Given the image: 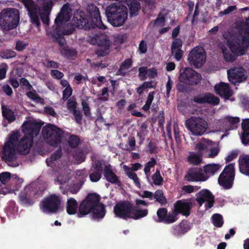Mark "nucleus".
<instances>
[{
	"label": "nucleus",
	"mask_w": 249,
	"mask_h": 249,
	"mask_svg": "<svg viewBox=\"0 0 249 249\" xmlns=\"http://www.w3.org/2000/svg\"><path fill=\"white\" fill-rule=\"evenodd\" d=\"M240 119L238 117H226L223 121H218L216 123V131H224L233 130L237 126Z\"/></svg>",
	"instance_id": "obj_15"
},
{
	"label": "nucleus",
	"mask_w": 249,
	"mask_h": 249,
	"mask_svg": "<svg viewBox=\"0 0 249 249\" xmlns=\"http://www.w3.org/2000/svg\"><path fill=\"white\" fill-rule=\"evenodd\" d=\"M236 9L235 6H229L227 9H225L223 11H221L219 12V15L223 16L224 15H227L232 11H234Z\"/></svg>",
	"instance_id": "obj_60"
},
{
	"label": "nucleus",
	"mask_w": 249,
	"mask_h": 249,
	"mask_svg": "<svg viewBox=\"0 0 249 249\" xmlns=\"http://www.w3.org/2000/svg\"><path fill=\"white\" fill-rule=\"evenodd\" d=\"M7 67V66L5 64H2L1 65L0 67V80L5 78Z\"/></svg>",
	"instance_id": "obj_53"
},
{
	"label": "nucleus",
	"mask_w": 249,
	"mask_h": 249,
	"mask_svg": "<svg viewBox=\"0 0 249 249\" xmlns=\"http://www.w3.org/2000/svg\"><path fill=\"white\" fill-rule=\"evenodd\" d=\"M79 142V140L77 136H72L69 138V143L71 147H76L78 145Z\"/></svg>",
	"instance_id": "obj_47"
},
{
	"label": "nucleus",
	"mask_w": 249,
	"mask_h": 249,
	"mask_svg": "<svg viewBox=\"0 0 249 249\" xmlns=\"http://www.w3.org/2000/svg\"><path fill=\"white\" fill-rule=\"evenodd\" d=\"M132 205L129 202H122L116 204L114 207V213L116 217L124 219L130 218Z\"/></svg>",
	"instance_id": "obj_16"
},
{
	"label": "nucleus",
	"mask_w": 249,
	"mask_h": 249,
	"mask_svg": "<svg viewBox=\"0 0 249 249\" xmlns=\"http://www.w3.org/2000/svg\"><path fill=\"white\" fill-rule=\"evenodd\" d=\"M214 90L217 94L225 99H229L232 94V90L230 89L228 84L221 82L214 86Z\"/></svg>",
	"instance_id": "obj_22"
},
{
	"label": "nucleus",
	"mask_w": 249,
	"mask_h": 249,
	"mask_svg": "<svg viewBox=\"0 0 249 249\" xmlns=\"http://www.w3.org/2000/svg\"><path fill=\"white\" fill-rule=\"evenodd\" d=\"M234 178V164L227 166L220 175L218 181L219 185L225 189L230 188Z\"/></svg>",
	"instance_id": "obj_12"
},
{
	"label": "nucleus",
	"mask_w": 249,
	"mask_h": 249,
	"mask_svg": "<svg viewBox=\"0 0 249 249\" xmlns=\"http://www.w3.org/2000/svg\"><path fill=\"white\" fill-rule=\"evenodd\" d=\"M227 74L229 81L234 85L244 81L247 78L246 71L240 67L228 70Z\"/></svg>",
	"instance_id": "obj_18"
},
{
	"label": "nucleus",
	"mask_w": 249,
	"mask_h": 249,
	"mask_svg": "<svg viewBox=\"0 0 249 249\" xmlns=\"http://www.w3.org/2000/svg\"><path fill=\"white\" fill-rule=\"evenodd\" d=\"M173 84V82L171 80L170 78L169 77L168 80L167 82L166 87V94L168 96L169 95L170 91L172 88V86Z\"/></svg>",
	"instance_id": "obj_64"
},
{
	"label": "nucleus",
	"mask_w": 249,
	"mask_h": 249,
	"mask_svg": "<svg viewBox=\"0 0 249 249\" xmlns=\"http://www.w3.org/2000/svg\"><path fill=\"white\" fill-rule=\"evenodd\" d=\"M178 214L177 212L174 209V210H173L171 213H169L168 214H167L164 223L166 224H170L175 222L178 219Z\"/></svg>",
	"instance_id": "obj_35"
},
{
	"label": "nucleus",
	"mask_w": 249,
	"mask_h": 249,
	"mask_svg": "<svg viewBox=\"0 0 249 249\" xmlns=\"http://www.w3.org/2000/svg\"><path fill=\"white\" fill-rule=\"evenodd\" d=\"M76 102L74 101V100H69L68 102V105H67V107H68V109L70 110V111H73L75 109V107H76Z\"/></svg>",
	"instance_id": "obj_61"
},
{
	"label": "nucleus",
	"mask_w": 249,
	"mask_h": 249,
	"mask_svg": "<svg viewBox=\"0 0 249 249\" xmlns=\"http://www.w3.org/2000/svg\"><path fill=\"white\" fill-rule=\"evenodd\" d=\"M192 207V203L188 200H180L178 201L174 205L175 211L178 214L181 213L186 216L190 214V211Z\"/></svg>",
	"instance_id": "obj_20"
},
{
	"label": "nucleus",
	"mask_w": 249,
	"mask_h": 249,
	"mask_svg": "<svg viewBox=\"0 0 249 249\" xmlns=\"http://www.w3.org/2000/svg\"><path fill=\"white\" fill-rule=\"evenodd\" d=\"M72 89L71 87H68L66 88V89L63 91V98L64 99H68L72 93Z\"/></svg>",
	"instance_id": "obj_57"
},
{
	"label": "nucleus",
	"mask_w": 249,
	"mask_h": 249,
	"mask_svg": "<svg viewBox=\"0 0 249 249\" xmlns=\"http://www.w3.org/2000/svg\"><path fill=\"white\" fill-rule=\"evenodd\" d=\"M182 42L180 39H175L172 45V53L177 60H179L183 55L181 50Z\"/></svg>",
	"instance_id": "obj_25"
},
{
	"label": "nucleus",
	"mask_w": 249,
	"mask_h": 249,
	"mask_svg": "<svg viewBox=\"0 0 249 249\" xmlns=\"http://www.w3.org/2000/svg\"><path fill=\"white\" fill-rule=\"evenodd\" d=\"M27 46V44L22 41H17L16 49L18 51L23 50Z\"/></svg>",
	"instance_id": "obj_62"
},
{
	"label": "nucleus",
	"mask_w": 249,
	"mask_h": 249,
	"mask_svg": "<svg viewBox=\"0 0 249 249\" xmlns=\"http://www.w3.org/2000/svg\"><path fill=\"white\" fill-rule=\"evenodd\" d=\"M152 178L154 183L156 185H160L162 181V178L160 176L159 172H156L153 176Z\"/></svg>",
	"instance_id": "obj_50"
},
{
	"label": "nucleus",
	"mask_w": 249,
	"mask_h": 249,
	"mask_svg": "<svg viewBox=\"0 0 249 249\" xmlns=\"http://www.w3.org/2000/svg\"><path fill=\"white\" fill-rule=\"evenodd\" d=\"M104 166L103 160L98 161L93 165L89 171V178L92 182H97L100 180Z\"/></svg>",
	"instance_id": "obj_19"
},
{
	"label": "nucleus",
	"mask_w": 249,
	"mask_h": 249,
	"mask_svg": "<svg viewBox=\"0 0 249 249\" xmlns=\"http://www.w3.org/2000/svg\"><path fill=\"white\" fill-rule=\"evenodd\" d=\"M70 178L71 176L69 172H63L61 173L59 176L57 177L55 182L60 185V188H62L63 186L66 188L67 186V183Z\"/></svg>",
	"instance_id": "obj_30"
},
{
	"label": "nucleus",
	"mask_w": 249,
	"mask_h": 249,
	"mask_svg": "<svg viewBox=\"0 0 249 249\" xmlns=\"http://www.w3.org/2000/svg\"><path fill=\"white\" fill-rule=\"evenodd\" d=\"M194 101L199 104L207 103L215 106L219 104V99L213 94L208 93L197 95L195 97Z\"/></svg>",
	"instance_id": "obj_21"
},
{
	"label": "nucleus",
	"mask_w": 249,
	"mask_h": 249,
	"mask_svg": "<svg viewBox=\"0 0 249 249\" xmlns=\"http://www.w3.org/2000/svg\"><path fill=\"white\" fill-rule=\"evenodd\" d=\"M33 185V184L32 185V186ZM31 187H32V186H31V185L26 187L25 188V191L27 193V194L25 196L23 195H21L20 196V198L23 203H27L28 197H30L35 195V193L33 192V191H30V188Z\"/></svg>",
	"instance_id": "obj_37"
},
{
	"label": "nucleus",
	"mask_w": 249,
	"mask_h": 249,
	"mask_svg": "<svg viewBox=\"0 0 249 249\" xmlns=\"http://www.w3.org/2000/svg\"><path fill=\"white\" fill-rule=\"evenodd\" d=\"M108 22L113 26L120 27L124 24L128 16L127 8L121 4H111L106 10Z\"/></svg>",
	"instance_id": "obj_5"
},
{
	"label": "nucleus",
	"mask_w": 249,
	"mask_h": 249,
	"mask_svg": "<svg viewBox=\"0 0 249 249\" xmlns=\"http://www.w3.org/2000/svg\"><path fill=\"white\" fill-rule=\"evenodd\" d=\"M167 214V210L165 208H160L159 209L157 212V214L159 218V222H164L166 215Z\"/></svg>",
	"instance_id": "obj_40"
},
{
	"label": "nucleus",
	"mask_w": 249,
	"mask_h": 249,
	"mask_svg": "<svg viewBox=\"0 0 249 249\" xmlns=\"http://www.w3.org/2000/svg\"><path fill=\"white\" fill-rule=\"evenodd\" d=\"M179 79L181 82L186 84L193 85L198 84L200 81L201 76L193 70L185 68L182 69Z\"/></svg>",
	"instance_id": "obj_14"
},
{
	"label": "nucleus",
	"mask_w": 249,
	"mask_h": 249,
	"mask_svg": "<svg viewBox=\"0 0 249 249\" xmlns=\"http://www.w3.org/2000/svg\"><path fill=\"white\" fill-rule=\"evenodd\" d=\"M154 96V92H149L145 104L142 107V109L144 111L148 110L150 107Z\"/></svg>",
	"instance_id": "obj_43"
},
{
	"label": "nucleus",
	"mask_w": 249,
	"mask_h": 249,
	"mask_svg": "<svg viewBox=\"0 0 249 249\" xmlns=\"http://www.w3.org/2000/svg\"><path fill=\"white\" fill-rule=\"evenodd\" d=\"M223 36L227 43L221 44L220 47L226 61H232L236 56L245 53L246 49L249 46V28H236L232 32L225 33Z\"/></svg>",
	"instance_id": "obj_3"
},
{
	"label": "nucleus",
	"mask_w": 249,
	"mask_h": 249,
	"mask_svg": "<svg viewBox=\"0 0 249 249\" xmlns=\"http://www.w3.org/2000/svg\"><path fill=\"white\" fill-rule=\"evenodd\" d=\"M11 178V175L9 172H3L0 174V181L2 184L8 182Z\"/></svg>",
	"instance_id": "obj_46"
},
{
	"label": "nucleus",
	"mask_w": 249,
	"mask_h": 249,
	"mask_svg": "<svg viewBox=\"0 0 249 249\" xmlns=\"http://www.w3.org/2000/svg\"><path fill=\"white\" fill-rule=\"evenodd\" d=\"M61 151H57L55 153L51 156V157L46 160V162L48 166H52L57 162V160L60 157Z\"/></svg>",
	"instance_id": "obj_34"
},
{
	"label": "nucleus",
	"mask_w": 249,
	"mask_h": 249,
	"mask_svg": "<svg viewBox=\"0 0 249 249\" xmlns=\"http://www.w3.org/2000/svg\"><path fill=\"white\" fill-rule=\"evenodd\" d=\"M200 155H196L194 153L190 154L188 157V160L192 164L197 165L200 163L201 159Z\"/></svg>",
	"instance_id": "obj_38"
},
{
	"label": "nucleus",
	"mask_w": 249,
	"mask_h": 249,
	"mask_svg": "<svg viewBox=\"0 0 249 249\" xmlns=\"http://www.w3.org/2000/svg\"><path fill=\"white\" fill-rule=\"evenodd\" d=\"M139 51L141 53H145L147 51V45L144 41H142L139 45Z\"/></svg>",
	"instance_id": "obj_63"
},
{
	"label": "nucleus",
	"mask_w": 249,
	"mask_h": 249,
	"mask_svg": "<svg viewBox=\"0 0 249 249\" xmlns=\"http://www.w3.org/2000/svg\"><path fill=\"white\" fill-rule=\"evenodd\" d=\"M82 105L83 107V111L86 116L89 117L90 116L89 107L85 101H82Z\"/></svg>",
	"instance_id": "obj_55"
},
{
	"label": "nucleus",
	"mask_w": 249,
	"mask_h": 249,
	"mask_svg": "<svg viewBox=\"0 0 249 249\" xmlns=\"http://www.w3.org/2000/svg\"><path fill=\"white\" fill-rule=\"evenodd\" d=\"M40 125L33 119L24 122L22 126V132L26 137L22 139L17 145V141L19 137L18 132H13L9 136L8 141L5 143L2 152V159L7 162L9 166H17V163H11L16 158V147L19 152L23 155L29 152L31 147L33 138L39 132Z\"/></svg>",
	"instance_id": "obj_2"
},
{
	"label": "nucleus",
	"mask_w": 249,
	"mask_h": 249,
	"mask_svg": "<svg viewBox=\"0 0 249 249\" xmlns=\"http://www.w3.org/2000/svg\"><path fill=\"white\" fill-rule=\"evenodd\" d=\"M58 42L62 46L61 52L63 55L67 57H71L75 55L76 52L74 50H71L69 49H68L64 46L65 41L63 39L60 38V40H58Z\"/></svg>",
	"instance_id": "obj_31"
},
{
	"label": "nucleus",
	"mask_w": 249,
	"mask_h": 249,
	"mask_svg": "<svg viewBox=\"0 0 249 249\" xmlns=\"http://www.w3.org/2000/svg\"><path fill=\"white\" fill-rule=\"evenodd\" d=\"M78 209L77 201L72 198L68 199L67 202L66 210L69 214L73 215L76 213Z\"/></svg>",
	"instance_id": "obj_29"
},
{
	"label": "nucleus",
	"mask_w": 249,
	"mask_h": 249,
	"mask_svg": "<svg viewBox=\"0 0 249 249\" xmlns=\"http://www.w3.org/2000/svg\"><path fill=\"white\" fill-rule=\"evenodd\" d=\"M154 198L161 204H165L166 202V199L163 196V192L161 190H157L155 192Z\"/></svg>",
	"instance_id": "obj_39"
},
{
	"label": "nucleus",
	"mask_w": 249,
	"mask_h": 249,
	"mask_svg": "<svg viewBox=\"0 0 249 249\" xmlns=\"http://www.w3.org/2000/svg\"><path fill=\"white\" fill-rule=\"evenodd\" d=\"M238 153L236 151H232L225 158L226 162H230L237 157Z\"/></svg>",
	"instance_id": "obj_56"
},
{
	"label": "nucleus",
	"mask_w": 249,
	"mask_h": 249,
	"mask_svg": "<svg viewBox=\"0 0 249 249\" xmlns=\"http://www.w3.org/2000/svg\"><path fill=\"white\" fill-rule=\"evenodd\" d=\"M187 128L192 134L201 136L205 133L208 128L207 122L199 117H192L186 122Z\"/></svg>",
	"instance_id": "obj_10"
},
{
	"label": "nucleus",
	"mask_w": 249,
	"mask_h": 249,
	"mask_svg": "<svg viewBox=\"0 0 249 249\" xmlns=\"http://www.w3.org/2000/svg\"><path fill=\"white\" fill-rule=\"evenodd\" d=\"M42 132L46 142L53 146L58 144L63 139L62 130L52 124L45 126Z\"/></svg>",
	"instance_id": "obj_8"
},
{
	"label": "nucleus",
	"mask_w": 249,
	"mask_h": 249,
	"mask_svg": "<svg viewBox=\"0 0 249 249\" xmlns=\"http://www.w3.org/2000/svg\"><path fill=\"white\" fill-rule=\"evenodd\" d=\"M99 201L98 195L95 194L89 195L79 206L78 217H82L90 213L94 219L103 218L106 213L105 207Z\"/></svg>",
	"instance_id": "obj_4"
},
{
	"label": "nucleus",
	"mask_w": 249,
	"mask_h": 249,
	"mask_svg": "<svg viewBox=\"0 0 249 249\" xmlns=\"http://www.w3.org/2000/svg\"><path fill=\"white\" fill-rule=\"evenodd\" d=\"M132 62L130 59H126L125 60L123 63L122 64L120 67V71L121 72H123V71L129 68L131 65Z\"/></svg>",
	"instance_id": "obj_49"
},
{
	"label": "nucleus",
	"mask_w": 249,
	"mask_h": 249,
	"mask_svg": "<svg viewBox=\"0 0 249 249\" xmlns=\"http://www.w3.org/2000/svg\"><path fill=\"white\" fill-rule=\"evenodd\" d=\"M87 11L89 19L85 18L83 13L77 12L71 22L67 23L70 19L71 10L68 5H64L55 19L52 36L57 38L58 36L69 35L73 32L75 27L85 30L94 27L102 30L106 29L101 20L99 10L94 5H88Z\"/></svg>",
	"instance_id": "obj_1"
},
{
	"label": "nucleus",
	"mask_w": 249,
	"mask_h": 249,
	"mask_svg": "<svg viewBox=\"0 0 249 249\" xmlns=\"http://www.w3.org/2000/svg\"><path fill=\"white\" fill-rule=\"evenodd\" d=\"M123 168L127 176L133 181H134V183L136 184V186H137L138 187H140V183L139 181V179L137 176V175L133 172L127 166L124 165Z\"/></svg>",
	"instance_id": "obj_33"
},
{
	"label": "nucleus",
	"mask_w": 249,
	"mask_h": 249,
	"mask_svg": "<svg viewBox=\"0 0 249 249\" xmlns=\"http://www.w3.org/2000/svg\"><path fill=\"white\" fill-rule=\"evenodd\" d=\"M104 176L107 181L111 183L120 185V182L118 177L113 172L112 167L109 164H105L104 163Z\"/></svg>",
	"instance_id": "obj_24"
},
{
	"label": "nucleus",
	"mask_w": 249,
	"mask_h": 249,
	"mask_svg": "<svg viewBox=\"0 0 249 249\" xmlns=\"http://www.w3.org/2000/svg\"><path fill=\"white\" fill-rule=\"evenodd\" d=\"M27 96L37 103L43 104V100L40 98L35 91H29L26 93Z\"/></svg>",
	"instance_id": "obj_36"
},
{
	"label": "nucleus",
	"mask_w": 249,
	"mask_h": 249,
	"mask_svg": "<svg viewBox=\"0 0 249 249\" xmlns=\"http://www.w3.org/2000/svg\"><path fill=\"white\" fill-rule=\"evenodd\" d=\"M155 164L156 161L154 159H152L150 161L146 164L144 171L147 176L149 175L151 168L153 167Z\"/></svg>",
	"instance_id": "obj_45"
},
{
	"label": "nucleus",
	"mask_w": 249,
	"mask_h": 249,
	"mask_svg": "<svg viewBox=\"0 0 249 249\" xmlns=\"http://www.w3.org/2000/svg\"><path fill=\"white\" fill-rule=\"evenodd\" d=\"M60 202L55 195H51L44 198L40 203V210L44 213H50L57 212Z\"/></svg>",
	"instance_id": "obj_13"
},
{
	"label": "nucleus",
	"mask_w": 249,
	"mask_h": 249,
	"mask_svg": "<svg viewBox=\"0 0 249 249\" xmlns=\"http://www.w3.org/2000/svg\"><path fill=\"white\" fill-rule=\"evenodd\" d=\"M15 55V53L10 50H7L5 52H4L1 54V57L5 59L13 57Z\"/></svg>",
	"instance_id": "obj_51"
},
{
	"label": "nucleus",
	"mask_w": 249,
	"mask_h": 249,
	"mask_svg": "<svg viewBox=\"0 0 249 249\" xmlns=\"http://www.w3.org/2000/svg\"><path fill=\"white\" fill-rule=\"evenodd\" d=\"M178 229L180 234H184L187 232L190 228L188 223L186 221H183L179 224Z\"/></svg>",
	"instance_id": "obj_42"
},
{
	"label": "nucleus",
	"mask_w": 249,
	"mask_h": 249,
	"mask_svg": "<svg viewBox=\"0 0 249 249\" xmlns=\"http://www.w3.org/2000/svg\"><path fill=\"white\" fill-rule=\"evenodd\" d=\"M206 241V237L201 235L196 238L195 244L197 246L201 247L205 244Z\"/></svg>",
	"instance_id": "obj_48"
},
{
	"label": "nucleus",
	"mask_w": 249,
	"mask_h": 249,
	"mask_svg": "<svg viewBox=\"0 0 249 249\" xmlns=\"http://www.w3.org/2000/svg\"><path fill=\"white\" fill-rule=\"evenodd\" d=\"M198 155L207 158H214L219 152L218 144L212 141L202 139L195 146Z\"/></svg>",
	"instance_id": "obj_7"
},
{
	"label": "nucleus",
	"mask_w": 249,
	"mask_h": 249,
	"mask_svg": "<svg viewBox=\"0 0 249 249\" xmlns=\"http://www.w3.org/2000/svg\"><path fill=\"white\" fill-rule=\"evenodd\" d=\"M51 75L54 78L58 79H61L63 76V74L57 70H52Z\"/></svg>",
	"instance_id": "obj_59"
},
{
	"label": "nucleus",
	"mask_w": 249,
	"mask_h": 249,
	"mask_svg": "<svg viewBox=\"0 0 249 249\" xmlns=\"http://www.w3.org/2000/svg\"><path fill=\"white\" fill-rule=\"evenodd\" d=\"M206 55L204 48L197 46L189 53L188 61L190 64L196 68H200L205 62Z\"/></svg>",
	"instance_id": "obj_11"
},
{
	"label": "nucleus",
	"mask_w": 249,
	"mask_h": 249,
	"mask_svg": "<svg viewBox=\"0 0 249 249\" xmlns=\"http://www.w3.org/2000/svg\"><path fill=\"white\" fill-rule=\"evenodd\" d=\"M19 21V12L16 9H3L0 13V26L3 30H10L15 28Z\"/></svg>",
	"instance_id": "obj_6"
},
{
	"label": "nucleus",
	"mask_w": 249,
	"mask_h": 249,
	"mask_svg": "<svg viewBox=\"0 0 249 249\" xmlns=\"http://www.w3.org/2000/svg\"><path fill=\"white\" fill-rule=\"evenodd\" d=\"M98 43L99 49L97 51V54L104 56L108 53L110 45L109 41L106 37H103L98 41Z\"/></svg>",
	"instance_id": "obj_26"
},
{
	"label": "nucleus",
	"mask_w": 249,
	"mask_h": 249,
	"mask_svg": "<svg viewBox=\"0 0 249 249\" xmlns=\"http://www.w3.org/2000/svg\"><path fill=\"white\" fill-rule=\"evenodd\" d=\"M139 77L140 78L144 80L148 78V69L145 67H141L139 69Z\"/></svg>",
	"instance_id": "obj_44"
},
{
	"label": "nucleus",
	"mask_w": 249,
	"mask_h": 249,
	"mask_svg": "<svg viewBox=\"0 0 249 249\" xmlns=\"http://www.w3.org/2000/svg\"><path fill=\"white\" fill-rule=\"evenodd\" d=\"M212 221L213 225L217 227L222 226L223 223L222 216L219 214H215L212 217Z\"/></svg>",
	"instance_id": "obj_41"
},
{
	"label": "nucleus",
	"mask_w": 249,
	"mask_h": 249,
	"mask_svg": "<svg viewBox=\"0 0 249 249\" xmlns=\"http://www.w3.org/2000/svg\"><path fill=\"white\" fill-rule=\"evenodd\" d=\"M221 166L218 164H209L204 167L205 174H202L200 170L190 171L186 176L189 181H205L210 176L213 175L219 170Z\"/></svg>",
	"instance_id": "obj_9"
},
{
	"label": "nucleus",
	"mask_w": 249,
	"mask_h": 249,
	"mask_svg": "<svg viewBox=\"0 0 249 249\" xmlns=\"http://www.w3.org/2000/svg\"><path fill=\"white\" fill-rule=\"evenodd\" d=\"M2 112L3 117L9 122H13L15 120V116L13 111L9 107L2 105Z\"/></svg>",
	"instance_id": "obj_32"
},
{
	"label": "nucleus",
	"mask_w": 249,
	"mask_h": 249,
	"mask_svg": "<svg viewBox=\"0 0 249 249\" xmlns=\"http://www.w3.org/2000/svg\"><path fill=\"white\" fill-rule=\"evenodd\" d=\"M158 75L157 70L155 68L148 69V78H153Z\"/></svg>",
	"instance_id": "obj_54"
},
{
	"label": "nucleus",
	"mask_w": 249,
	"mask_h": 249,
	"mask_svg": "<svg viewBox=\"0 0 249 249\" xmlns=\"http://www.w3.org/2000/svg\"><path fill=\"white\" fill-rule=\"evenodd\" d=\"M139 195L142 197L148 198L151 200L153 198V194L151 192L147 191L140 192L139 193Z\"/></svg>",
	"instance_id": "obj_58"
},
{
	"label": "nucleus",
	"mask_w": 249,
	"mask_h": 249,
	"mask_svg": "<svg viewBox=\"0 0 249 249\" xmlns=\"http://www.w3.org/2000/svg\"><path fill=\"white\" fill-rule=\"evenodd\" d=\"M243 132L241 135L242 142L244 144H249V119L243 120L242 123Z\"/></svg>",
	"instance_id": "obj_28"
},
{
	"label": "nucleus",
	"mask_w": 249,
	"mask_h": 249,
	"mask_svg": "<svg viewBox=\"0 0 249 249\" xmlns=\"http://www.w3.org/2000/svg\"><path fill=\"white\" fill-rule=\"evenodd\" d=\"M196 200L200 206L204 204L206 209L211 208L214 202L213 195L208 190H202L197 193Z\"/></svg>",
	"instance_id": "obj_17"
},
{
	"label": "nucleus",
	"mask_w": 249,
	"mask_h": 249,
	"mask_svg": "<svg viewBox=\"0 0 249 249\" xmlns=\"http://www.w3.org/2000/svg\"><path fill=\"white\" fill-rule=\"evenodd\" d=\"M148 210L146 208H142L140 206H132L130 218L137 220L143 218L147 215Z\"/></svg>",
	"instance_id": "obj_23"
},
{
	"label": "nucleus",
	"mask_w": 249,
	"mask_h": 249,
	"mask_svg": "<svg viewBox=\"0 0 249 249\" xmlns=\"http://www.w3.org/2000/svg\"><path fill=\"white\" fill-rule=\"evenodd\" d=\"M182 190L185 193H191L197 190V188L191 185H185L182 187Z\"/></svg>",
	"instance_id": "obj_52"
},
{
	"label": "nucleus",
	"mask_w": 249,
	"mask_h": 249,
	"mask_svg": "<svg viewBox=\"0 0 249 249\" xmlns=\"http://www.w3.org/2000/svg\"><path fill=\"white\" fill-rule=\"evenodd\" d=\"M239 164L240 172L249 176V155L240 157L239 159Z\"/></svg>",
	"instance_id": "obj_27"
}]
</instances>
